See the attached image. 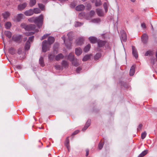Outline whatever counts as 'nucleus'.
<instances>
[{"label": "nucleus", "instance_id": "1", "mask_svg": "<svg viewBox=\"0 0 157 157\" xmlns=\"http://www.w3.org/2000/svg\"><path fill=\"white\" fill-rule=\"evenodd\" d=\"M21 26L22 28H24L25 30L28 31H33L34 32H26L25 33L26 36H30L34 34L35 32L38 31V30L36 29V26L34 24L26 25L24 23H22L21 25Z\"/></svg>", "mask_w": 157, "mask_h": 157}, {"label": "nucleus", "instance_id": "2", "mask_svg": "<svg viewBox=\"0 0 157 157\" xmlns=\"http://www.w3.org/2000/svg\"><path fill=\"white\" fill-rule=\"evenodd\" d=\"M43 20V16L40 15L36 17H32L28 19V21L31 22H34L36 24L39 29L41 27Z\"/></svg>", "mask_w": 157, "mask_h": 157}, {"label": "nucleus", "instance_id": "3", "mask_svg": "<svg viewBox=\"0 0 157 157\" xmlns=\"http://www.w3.org/2000/svg\"><path fill=\"white\" fill-rule=\"evenodd\" d=\"M50 45H49L46 40L43 41L42 43V50L44 52H46L49 50Z\"/></svg>", "mask_w": 157, "mask_h": 157}, {"label": "nucleus", "instance_id": "4", "mask_svg": "<svg viewBox=\"0 0 157 157\" xmlns=\"http://www.w3.org/2000/svg\"><path fill=\"white\" fill-rule=\"evenodd\" d=\"M120 33L121 34V41L126 42L127 40V37L126 33L124 30H122Z\"/></svg>", "mask_w": 157, "mask_h": 157}, {"label": "nucleus", "instance_id": "5", "mask_svg": "<svg viewBox=\"0 0 157 157\" xmlns=\"http://www.w3.org/2000/svg\"><path fill=\"white\" fill-rule=\"evenodd\" d=\"M22 36L21 35L17 34L13 36L12 37V40L17 42L18 43L20 42Z\"/></svg>", "mask_w": 157, "mask_h": 157}, {"label": "nucleus", "instance_id": "6", "mask_svg": "<svg viewBox=\"0 0 157 157\" xmlns=\"http://www.w3.org/2000/svg\"><path fill=\"white\" fill-rule=\"evenodd\" d=\"M84 37H81L75 40V43L77 45H81L83 44Z\"/></svg>", "mask_w": 157, "mask_h": 157}, {"label": "nucleus", "instance_id": "7", "mask_svg": "<svg viewBox=\"0 0 157 157\" xmlns=\"http://www.w3.org/2000/svg\"><path fill=\"white\" fill-rule=\"evenodd\" d=\"M96 12L97 14L99 17H103L104 15V13L102 9L99 8L96 9Z\"/></svg>", "mask_w": 157, "mask_h": 157}, {"label": "nucleus", "instance_id": "8", "mask_svg": "<svg viewBox=\"0 0 157 157\" xmlns=\"http://www.w3.org/2000/svg\"><path fill=\"white\" fill-rule=\"evenodd\" d=\"M148 36L145 33L144 34L141 36V40L142 42L144 44H146L147 42Z\"/></svg>", "mask_w": 157, "mask_h": 157}, {"label": "nucleus", "instance_id": "9", "mask_svg": "<svg viewBox=\"0 0 157 157\" xmlns=\"http://www.w3.org/2000/svg\"><path fill=\"white\" fill-rule=\"evenodd\" d=\"M27 3L26 2L23 3L18 5L17 8L19 10H22L24 9L27 6Z\"/></svg>", "mask_w": 157, "mask_h": 157}, {"label": "nucleus", "instance_id": "10", "mask_svg": "<svg viewBox=\"0 0 157 157\" xmlns=\"http://www.w3.org/2000/svg\"><path fill=\"white\" fill-rule=\"evenodd\" d=\"M135 65H133L131 67L129 72V75L130 76H132L134 75L135 71Z\"/></svg>", "mask_w": 157, "mask_h": 157}, {"label": "nucleus", "instance_id": "11", "mask_svg": "<svg viewBox=\"0 0 157 157\" xmlns=\"http://www.w3.org/2000/svg\"><path fill=\"white\" fill-rule=\"evenodd\" d=\"M62 39L63 40L65 44V45L67 48L68 49H70L71 46V44L70 42H69V44H67L65 42V37L64 36H63L62 37Z\"/></svg>", "mask_w": 157, "mask_h": 157}, {"label": "nucleus", "instance_id": "12", "mask_svg": "<svg viewBox=\"0 0 157 157\" xmlns=\"http://www.w3.org/2000/svg\"><path fill=\"white\" fill-rule=\"evenodd\" d=\"M132 53L133 56L136 58H137L138 57V55L137 54V51L135 48V47L134 46H132Z\"/></svg>", "mask_w": 157, "mask_h": 157}, {"label": "nucleus", "instance_id": "13", "mask_svg": "<svg viewBox=\"0 0 157 157\" xmlns=\"http://www.w3.org/2000/svg\"><path fill=\"white\" fill-rule=\"evenodd\" d=\"M33 13V10L31 9H30L29 10H27L26 11L24 14L25 15L27 16H29L32 15Z\"/></svg>", "mask_w": 157, "mask_h": 157}, {"label": "nucleus", "instance_id": "14", "mask_svg": "<svg viewBox=\"0 0 157 157\" xmlns=\"http://www.w3.org/2000/svg\"><path fill=\"white\" fill-rule=\"evenodd\" d=\"M85 9L84 6L82 4L79 5L76 7V10L78 11H81Z\"/></svg>", "mask_w": 157, "mask_h": 157}, {"label": "nucleus", "instance_id": "15", "mask_svg": "<svg viewBox=\"0 0 157 157\" xmlns=\"http://www.w3.org/2000/svg\"><path fill=\"white\" fill-rule=\"evenodd\" d=\"M98 46L99 47H101L103 46L105 43V41H103L101 40H99L97 41Z\"/></svg>", "mask_w": 157, "mask_h": 157}, {"label": "nucleus", "instance_id": "16", "mask_svg": "<svg viewBox=\"0 0 157 157\" xmlns=\"http://www.w3.org/2000/svg\"><path fill=\"white\" fill-rule=\"evenodd\" d=\"M82 49L80 48H76L75 49V53L78 56L80 55L82 53Z\"/></svg>", "mask_w": 157, "mask_h": 157}, {"label": "nucleus", "instance_id": "17", "mask_svg": "<svg viewBox=\"0 0 157 157\" xmlns=\"http://www.w3.org/2000/svg\"><path fill=\"white\" fill-rule=\"evenodd\" d=\"M48 43L49 45H51L54 42L55 39L54 37L52 36H49L48 37Z\"/></svg>", "mask_w": 157, "mask_h": 157}, {"label": "nucleus", "instance_id": "18", "mask_svg": "<svg viewBox=\"0 0 157 157\" xmlns=\"http://www.w3.org/2000/svg\"><path fill=\"white\" fill-rule=\"evenodd\" d=\"M64 56L62 53H59L55 56V59L58 61L63 58Z\"/></svg>", "mask_w": 157, "mask_h": 157}, {"label": "nucleus", "instance_id": "19", "mask_svg": "<svg viewBox=\"0 0 157 157\" xmlns=\"http://www.w3.org/2000/svg\"><path fill=\"white\" fill-rule=\"evenodd\" d=\"M89 39L90 42L92 43H96L98 41L97 38L93 36L89 37Z\"/></svg>", "mask_w": 157, "mask_h": 157}, {"label": "nucleus", "instance_id": "20", "mask_svg": "<svg viewBox=\"0 0 157 157\" xmlns=\"http://www.w3.org/2000/svg\"><path fill=\"white\" fill-rule=\"evenodd\" d=\"M2 15L4 19H6L10 16V13L9 12L6 11L3 13Z\"/></svg>", "mask_w": 157, "mask_h": 157}, {"label": "nucleus", "instance_id": "21", "mask_svg": "<svg viewBox=\"0 0 157 157\" xmlns=\"http://www.w3.org/2000/svg\"><path fill=\"white\" fill-rule=\"evenodd\" d=\"M72 62V63L75 67H77L79 65L78 60L76 59H74Z\"/></svg>", "mask_w": 157, "mask_h": 157}, {"label": "nucleus", "instance_id": "22", "mask_svg": "<svg viewBox=\"0 0 157 157\" xmlns=\"http://www.w3.org/2000/svg\"><path fill=\"white\" fill-rule=\"evenodd\" d=\"M90 22L95 24H99L101 22V20L100 18H98L92 20Z\"/></svg>", "mask_w": 157, "mask_h": 157}, {"label": "nucleus", "instance_id": "23", "mask_svg": "<svg viewBox=\"0 0 157 157\" xmlns=\"http://www.w3.org/2000/svg\"><path fill=\"white\" fill-rule=\"evenodd\" d=\"M69 140L68 139V137H67L66 140L65 142V145L67 147L68 151H69L70 150V146L69 145Z\"/></svg>", "mask_w": 157, "mask_h": 157}, {"label": "nucleus", "instance_id": "24", "mask_svg": "<svg viewBox=\"0 0 157 157\" xmlns=\"http://www.w3.org/2000/svg\"><path fill=\"white\" fill-rule=\"evenodd\" d=\"M74 59V54L73 53H70L68 56V59L71 61H72Z\"/></svg>", "mask_w": 157, "mask_h": 157}, {"label": "nucleus", "instance_id": "25", "mask_svg": "<svg viewBox=\"0 0 157 157\" xmlns=\"http://www.w3.org/2000/svg\"><path fill=\"white\" fill-rule=\"evenodd\" d=\"M5 35L9 38H10L12 36L11 33L8 31H5L4 33Z\"/></svg>", "mask_w": 157, "mask_h": 157}, {"label": "nucleus", "instance_id": "26", "mask_svg": "<svg viewBox=\"0 0 157 157\" xmlns=\"http://www.w3.org/2000/svg\"><path fill=\"white\" fill-rule=\"evenodd\" d=\"M30 47V43L29 41H27L25 46V50H29Z\"/></svg>", "mask_w": 157, "mask_h": 157}, {"label": "nucleus", "instance_id": "27", "mask_svg": "<svg viewBox=\"0 0 157 157\" xmlns=\"http://www.w3.org/2000/svg\"><path fill=\"white\" fill-rule=\"evenodd\" d=\"M24 15L23 14L20 13L16 17V20L18 21H20L23 18Z\"/></svg>", "mask_w": 157, "mask_h": 157}, {"label": "nucleus", "instance_id": "28", "mask_svg": "<svg viewBox=\"0 0 157 157\" xmlns=\"http://www.w3.org/2000/svg\"><path fill=\"white\" fill-rule=\"evenodd\" d=\"M68 39L69 41H71L73 39V33L72 32H70L67 34Z\"/></svg>", "mask_w": 157, "mask_h": 157}, {"label": "nucleus", "instance_id": "29", "mask_svg": "<svg viewBox=\"0 0 157 157\" xmlns=\"http://www.w3.org/2000/svg\"><path fill=\"white\" fill-rule=\"evenodd\" d=\"M62 66L65 68L67 67L68 65V63L66 60H63L61 63Z\"/></svg>", "mask_w": 157, "mask_h": 157}, {"label": "nucleus", "instance_id": "30", "mask_svg": "<svg viewBox=\"0 0 157 157\" xmlns=\"http://www.w3.org/2000/svg\"><path fill=\"white\" fill-rule=\"evenodd\" d=\"M11 26V24L10 22H7L5 24V26L6 29H9Z\"/></svg>", "mask_w": 157, "mask_h": 157}, {"label": "nucleus", "instance_id": "31", "mask_svg": "<svg viewBox=\"0 0 157 157\" xmlns=\"http://www.w3.org/2000/svg\"><path fill=\"white\" fill-rule=\"evenodd\" d=\"M39 62L41 66L44 67V59L41 56L40 57L39 60Z\"/></svg>", "mask_w": 157, "mask_h": 157}, {"label": "nucleus", "instance_id": "32", "mask_svg": "<svg viewBox=\"0 0 157 157\" xmlns=\"http://www.w3.org/2000/svg\"><path fill=\"white\" fill-rule=\"evenodd\" d=\"M154 54L153 51L150 50H149L147 51L146 52L144 56H151Z\"/></svg>", "mask_w": 157, "mask_h": 157}, {"label": "nucleus", "instance_id": "33", "mask_svg": "<svg viewBox=\"0 0 157 157\" xmlns=\"http://www.w3.org/2000/svg\"><path fill=\"white\" fill-rule=\"evenodd\" d=\"M90 56L89 55H86L84 56V57L82 59V61H86L88 60L90 58Z\"/></svg>", "mask_w": 157, "mask_h": 157}, {"label": "nucleus", "instance_id": "34", "mask_svg": "<svg viewBox=\"0 0 157 157\" xmlns=\"http://www.w3.org/2000/svg\"><path fill=\"white\" fill-rule=\"evenodd\" d=\"M90 44H87L84 48V51L85 52H87L89 51L90 49Z\"/></svg>", "mask_w": 157, "mask_h": 157}, {"label": "nucleus", "instance_id": "35", "mask_svg": "<svg viewBox=\"0 0 157 157\" xmlns=\"http://www.w3.org/2000/svg\"><path fill=\"white\" fill-rule=\"evenodd\" d=\"M147 150H144L139 155L138 157H143L147 153Z\"/></svg>", "mask_w": 157, "mask_h": 157}, {"label": "nucleus", "instance_id": "36", "mask_svg": "<svg viewBox=\"0 0 157 157\" xmlns=\"http://www.w3.org/2000/svg\"><path fill=\"white\" fill-rule=\"evenodd\" d=\"M101 56V55L100 53H98L96 54L94 56V59L95 60H97Z\"/></svg>", "mask_w": 157, "mask_h": 157}, {"label": "nucleus", "instance_id": "37", "mask_svg": "<svg viewBox=\"0 0 157 157\" xmlns=\"http://www.w3.org/2000/svg\"><path fill=\"white\" fill-rule=\"evenodd\" d=\"M36 3V0H30L29 2V5L31 6H33Z\"/></svg>", "mask_w": 157, "mask_h": 157}, {"label": "nucleus", "instance_id": "38", "mask_svg": "<svg viewBox=\"0 0 157 157\" xmlns=\"http://www.w3.org/2000/svg\"><path fill=\"white\" fill-rule=\"evenodd\" d=\"M83 24V23L76 21L75 23V27H78L82 25Z\"/></svg>", "mask_w": 157, "mask_h": 157}, {"label": "nucleus", "instance_id": "39", "mask_svg": "<svg viewBox=\"0 0 157 157\" xmlns=\"http://www.w3.org/2000/svg\"><path fill=\"white\" fill-rule=\"evenodd\" d=\"M102 4L101 1L100 0H96L95 2V6H100Z\"/></svg>", "mask_w": 157, "mask_h": 157}, {"label": "nucleus", "instance_id": "40", "mask_svg": "<svg viewBox=\"0 0 157 157\" xmlns=\"http://www.w3.org/2000/svg\"><path fill=\"white\" fill-rule=\"evenodd\" d=\"M9 52L11 55H13L15 53V50L13 48H11L9 50Z\"/></svg>", "mask_w": 157, "mask_h": 157}, {"label": "nucleus", "instance_id": "41", "mask_svg": "<svg viewBox=\"0 0 157 157\" xmlns=\"http://www.w3.org/2000/svg\"><path fill=\"white\" fill-rule=\"evenodd\" d=\"M103 6L105 13L108 11V4L106 2H105L103 4Z\"/></svg>", "mask_w": 157, "mask_h": 157}, {"label": "nucleus", "instance_id": "42", "mask_svg": "<svg viewBox=\"0 0 157 157\" xmlns=\"http://www.w3.org/2000/svg\"><path fill=\"white\" fill-rule=\"evenodd\" d=\"M85 5L87 9L89 10L91 9V6L89 2H86L85 3Z\"/></svg>", "mask_w": 157, "mask_h": 157}, {"label": "nucleus", "instance_id": "43", "mask_svg": "<svg viewBox=\"0 0 157 157\" xmlns=\"http://www.w3.org/2000/svg\"><path fill=\"white\" fill-rule=\"evenodd\" d=\"M33 13L37 14L40 13V10L38 8H35L33 10Z\"/></svg>", "mask_w": 157, "mask_h": 157}, {"label": "nucleus", "instance_id": "44", "mask_svg": "<svg viewBox=\"0 0 157 157\" xmlns=\"http://www.w3.org/2000/svg\"><path fill=\"white\" fill-rule=\"evenodd\" d=\"M95 14V12L93 10H91L90 11L89 13V15L90 17H94Z\"/></svg>", "mask_w": 157, "mask_h": 157}, {"label": "nucleus", "instance_id": "45", "mask_svg": "<svg viewBox=\"0 0 157 157\" xmlns=\"http://www.w3.org/2000/svg\"><path fill=\"white\" fill-rule=\"evenodd\" d=\"M48 56L49 59L51 61L55 57L54 55L51 54H49Z\"/></svg>", "mask_w": 157, "mask_h": 157}, {"label": "nucleus", "instance_id": "46", "mask_svg": "<svg viewBox=\"0 0 157 157\" xmlns=\"http://www.w3.org/2000/svg\"><path fill=\"white\" fill-rule=\"evenodd\" d=\"M38 6L42 10H44V6L43 4L41 3H39L38 4Z\"/></svg>", "mask_w": 157, "mask_h": 157}, {"label": "nucleus", "instance_id": "47", "mask_svg": "<svg viewBox=\"0 0 157 157\" xmlns=\"http://www.w3.org/2000/svg\"><path fill=\"white\" fill-rule=\"evenodd\" d=\"M56 69L59 70H62L63 69L62 67L59 65H56L55 66Z\"/></svg>", "mask_w": 157, "mask_h": 157}, {"label": "nucleus", "instance_id": "48", "mask_svg": "<svg viewBox=\"0 0 157 157\" xmlns=\"http://www.w3.org/2000/svg\"><path fill=\"white\" fill-rule=\"evenodd\" d=\"M103 144H104V142L102 143L101 142H100V143H99V144H98V148L100 150H101L102 148L103 147Z\"/></svg>", "mask_w": 157, "mask_h": 157}, {"label": "nucleus", "instance_id": "49", "mask_svg": "<svg viewBox=\"0 0 157 157\" xmlns=\"http://www.w3.org/2000/svg\"><path fill=\"white\" fill-rule=\"evenodd\" d=\"M147 135L146 132L145 131L144 132L142 133L141 135V138L142 139H144L146 137Z\"/></svg>", "mask_w": 157, "mask_h": 157}, {"label": "nucleus", "instance_id": "50", "mask_svg": "<svg viewBox=\"0 0 157 157\" xmlns=\"http://www.w3.org/2000/svg\"><path fill=\"white\" fill-rule=\"evenodd\" d=\"M34 38V36H30L28 40L27 41H29V42H30V43L31 42H32L33 41Z\"/></svg>", "mask_w": 157, "mask_h": 157}, {"label": "nucleus", "instance_id": "51", "mask_svg": "<svg viewBox=\"0 0 157 157\" xmlns=\"http://www.w3.org/2000/svg\"><path fill=\"white\" fill-rule=\"evenodd\" d=\"M90 123L91 120H88L87 121L85 125L86 127H88L90 125Z\"/></svg>", "mask_w": 157, "mask_h": 157}, {"label": "nucleus", "instance_id": "52", "mask_svg": "<svg viewBox=\"0 0 157 157\" xmlns=\"http://www.w3.org/2000/svg\"><path fill=\"white\" fill-rule=\"evenodd\" d=\"M82 68L80 67H78L76 70V72L77 73H79Z\"/></svg>", "mask_w": 157, "mask_h": 157}, {"label": "nucleus", "instance_id": "53", "mask_svg": "<svg viewBox=\"0 0 157 157\" xmlns=\"http://www.w3.org/2000/svg\"><path fill=\"white\" fill-rule=\"evenodd\" d=\"M48 35V34H46L44 35V36H42V37H41V40H44V39H45Z\"/></svg>", "mask_w": 157, "mask_h": 157}, {"label": "nucleus", "instance_id": "54", "mask_svg": "<svg viewBox=\"0 0 157 157\" xmlns=\"http://www.w3.org/2000/svg\"><path fill=\"white\" fill-rule=\"evenodd\" d=\"M121 86H124L125 88H126L127 86L126 83L125 82H121Z\"/></svg>", "mask_w": 157, "mask_h": 157}, {"label": "nucleus", "instance_id": "55", "mask_svg": "<svg viewBox=\"0 0 157 157\" xmlns=\"http://www.w3.org/2000/svg\"><path fill=\"white\" fill-rule=\"evenodd\" d=\"M142 124H140L139 125L138 127L137 128V131H140L141 130V128H142Z\"/></svg>", "mask_w": 157, "mask_h": 157}, {"label": "nucleus", "instance_id": "56", "mask_svg": "<svg viewBox=\"0 0 157 157\" xmlns=\"http://www.w3.org/2000/svg\"><path fill=\"white\" fill-rule=\"evenodd\" d=\"M102 36L103 38H105L108 37V35L107 33H104L102 34Z\"/></svg>", "mask_w": 157, "mask_h": 157}, {"label": "nucleus", "instance_id": "57", "mask_svg": "<svg viewBox=\"0 0 157 157\" xmlns=\"http://www.w3.org/2000/svg\"><path fill=\"white\" fill-rule=\"evenodd\" d=\"M79 130H76L73 133H72V135H75V134H77V133H78V132H79Z\"/></svg>", "mask_w": 157, "mask_h": 157}, {"label": "nucleus", "instance_id": "58", "mask_svg": "<svg viewBox=\"0 0 157 157\" xmlns=\"http://www.w3.org/2000/svg\"><path fill=\"white\" fill-rule=\"evenodd\" d=\"M141 27L144 29H145L146 27L145 24L144 23H142L141 24Z\"/></svg>", "mask_w": 157, "mask_h": 157}, {"label": "nucleus", "instance_id": "59", "mask_svg": "<svg viewBox=\"0 0 157 157\" xmlns=\"http://www.w3.org/2000/svg\"><path fill=\"white\" fill-rule=\"evenodd\" d=\"M71 7H74L75 6V5L74 3H72L71 4Z\"/></svg>", "mask_w": 157, "mask_h": 157}, {"label": "nucleus", "instance_id": "60", "mask_svg": "<svg viewBox=\"0 0 157 157\" xmlns=\"http://www.w3.org/2000/svg\"><path fill=\"white\" fill-rule=\"evenodd\" d=\"M88 128V127H86L85 125L84 128L82 129V130L83 131H85Z\"/></svg>", "mask_w": 157, "mask_h": 157}, {"label": "nucleus", "instance_id": "61", "mask_svg": "<svg viewBox=\"0 0 157 157\" xmlns=\"http://www.w3.org/2000/svg\"><path fill=\"white\" fill-rule=\"evenodd\" d=\"M86 156H87L88 155V154H89V150L88 149H86Z\"/></svg>", "mask_w": 157, "mask_h": 157}, {"label": "nucleus", "instance_id": "62", "mask_svg": "<svg viewBox=\"0 0 157 157\" xmlns=\"http://www.w3.org/2000/svg\"><path fill=\"white\" fill-rule=\"evenodd\" d=\"M16 67L18 69H20L21 68V66L19 65L17 66Z\"/></svg>", "mask_w": 157, "mask_h": 157}, {"label": "nucleus", "instance_id": "63", "mask_svg": "<svg viewBox=\"0 0 157 157\" xmlns=\"http://www.w3.org/2000/svg\"><path fill=\"white\" fill-rule=\"evenodd\" d=\"M27 37H25L24 39V41H25L27 40Z\"/></svg>", "mask_w": 157, "mask_h": 157}, {"label": "nucleus", "instance_id": "64", "mask_svg": "<svg viewBox=\"0 0 157 157\" xmlns=\"http://www.w3.org/2000/svg\"><path fill=\"white\" fill-rule=\"evenodd\" d=\"M156 58H157V52H156Z\"/></svg>", "mask_w": 157, "mask_h": 157}]
</instances>
